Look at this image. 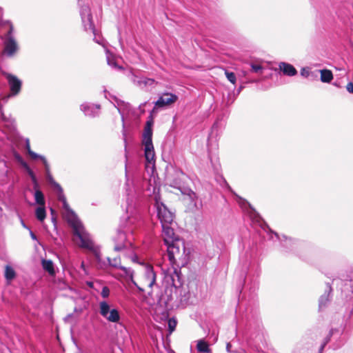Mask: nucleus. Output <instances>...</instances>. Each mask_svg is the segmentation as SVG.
<instances>
[{
  "label": "nucleus",
  "mask_w": 353,
  "mask_h": 353,
  "mask_svg": "<svg viewBox=\"0 0 353 353\" xmlns=\"http://www.w3.org/2000/svg\"><path fill=\"white\" fill-rule=\"evenodd\" d=\"M73 230V240L80 248L86 249L91 252L97 261H101V251L98 246H96L87 233L82 224L78 220H73L70 222Z\"/></svg>",
  "instance_id": "nucleus-1"
},
{
  "label": "nucleus",
  "mask_w": 353,
  "mask_h": 353,
  "mask_svg": "<svg viewBox=\"0 0 353 353\" xmlns=\"http://www.w3.org/2000/svg\"><path fill=\"white\" fill-rule=\"evenodd\" d=\"M128 274L132 283L141 292L152 288L156 281V274L150 265H141L134 272L130 270Z\"/></svg>",
  "instance_id": "nucleus-2"
},
{
  "label": "nucleus",
  "mask_w": 353,
  "mask_h": 353,
  "mask_svg": "<svg viewBox=\"0 0 353 353\" xmlns=\"http://www.w3.org/2000/svg\"><path fill=\"white\" fill-rule=\"evenodd\" d=\"M154 120L152 117L147 121L142 135V144L144 146V154L146 161L152 165L155 164V152L152 143V125Z\"/></svg>",
  "instance_id": "nucleus-3"
},
{
  "label": "nucleus",
  "mask_w": 353,
  "mask_h": 353,
  "mask_svg": "<svg viewBox=\"0 0 353 353\" xmlns=\"http://www.w3.org/2000/svg\"><path fill=\"white\" fill-rule=\"evenodd\" d=\"M167 245L168 256L172 264L176 263V256H182L185 250L183 243L179 239H176Z\"/></svg>",
  "instance_id": "nucleus-4"
},
{
  "label": "nucleus",
  "mask_w": 353,
  "mask_h": 353,
  "mask_svg": "<svg viewBox=\"0 0 353 353\" xmlns=\"http://www.w3.org/2000/svg\"><path fill=\"white\" fill-rule=\"evenodd\" d=\"M100 314L112 323H118L120 320V315L118 310L112 309L109 304L105 301H101L99 303Z\"/></svg>",
  "instance_id": "nucleus-5"
},
{
  "label": "nucleus",
  "mask_w": 353,
  "mask_h": 353,
  "mask_svg": "<svg viewBox=\"0 0 353 353\" xmlns=\"http://www.w3.org/2000/svg\"><path fill=\"white\" fill-rule=\"evenodd\" d=\"M158 217L161 221V225L171 224L174 219L173 214L167 208V207L161 203L157 206Z\"/></svg>",
  "instance_id": "nucleus-6"
},
{
  "label": "nucleus",
  "mask_w": 353,
  "mask_h": 353,
  "mask_svg": "<svg viewBox=\"0 0 353 353\" xmlns=\"http://www.w3.org/2000/svg\"><path fill=\"white\" fill-rule=\"evenodd\" d=\"M178 100V97L172 93L165 92L156 101L155 105L162 108L166 105H170Z\"/></svg>",
  "instance_id": "nucleus-7"
},
{
  "label": "nucleus",
  "mask_w": 353,
  "mask_h": 353,
  "mask_svg": "<svg viewBox=\"0 0 353 353\" xmlns=\"http://www.w3.org/2000/svg\"><path fill=\"white\" fill-rule=\"evenodd\" d=\"M112 239L115 243L114 247V250L119 251L125 247L126 236L125 234L123 231L120 230H116L112 234Z\"/></svg>",
  "instance_id": "nucleus-8"
},
{
  "label": "nucleus",
  "mask_w": 353,
  "mask_h": 353,
  "mask_svg": "<svg viewBox=\"0 0 353 353\" xmlns=\"http://www.w3.org/2000/svg\"><path fill=\"white\" fill-rule=\"evenodd\" d=\"M5 76L8 80L12 94L14 95L17 94L21 90V81L13 74L6 73Z\"/></svg>",
  "instance_id": "nucleus-9"
},
{
  "label": "nucleus",
  "mask_w": 353,
  "mask_h": 353,
  "mask_svg": "<svg viewBox=\"0 0 353 353\" xmlns=\"http://www.w3.org/2000/svg\"><path fill=\"white\" fill-rule=\"evenodd\" d=\"M170 225H162V237L165 244H170L179 239Z\"/></svg>",
  "instance_id": "nucleus-10"
},
{
  "label": "nucleus",
  "mask_w": 353,
  "mask_h": 353,
  "mask_svg": "<svg viewBox=\"0 0 353 353\" xmlns=\"http://www.w3.org/2000/svg\"><path fill=\"white\" fill-rule=\"evenodd\" d=\"M17 50V45L13 38H9L5 42L4 52L8 57H12Z\"/></svg>",
  "instance_id": "nucleus-11"
},
{
  "label": "nucleus",
  "mask_w": 353,
  "mask_h": 353,
  "mask_svg": "<svg viewBox=\"0 0 353 353\" xmlns=\"http://www.w3.org/2000/svg\"><path fill=\"white\" fill-rule=\"evenodd\" d=\"M279 68L284 74L290 77L294 76L297 73L296 68L290 63L282 62L280 63Z\"/></svg>",
  "instance_id": "nucleus-12"
},
{
  "label": "nucleus",
  "mask_w": 353,
  "mask_h": 353,
  "mask_svg": "<svg viewBox=\"0 0 353 353\" xmlns=\"http://www.w3.org/2000/svg\"><path fill=\"white\" fill-rule=\"evenodd\" d=\"M169 276L172 281V284L173 286H180L182 284L181 281V272L177 268H173V271L172 273H170Z\"/></svg>",
  "instance_id": "nucleus-13"
},
{
  "label": "nucleus",
  "mask_w": 353,
  "mask_h": 353,
  "mask_svg": "<svg viewBox=\"0 0 353 353\" xmlns=\"http://www.w3.org/2000/svg\"><path fill=\"white\" fill-rule=\"evenodd\" d=\"M332 288L331 287L330 285H327V292H326L324 294H323L320 299H319V307L320 308H323L324 307H325L327 303L330 302V293L332 292Z\"/></svg>",
  "instance_id": "nucleus-14"
},
{
  "label": "nucleus",
  "mask_w": 353,
  "mask_h": 353,
  "mask_svg": "<svg viewBox=\"0 0 353 353\" xmlns=\"http://www.w3.org/2000/svg\"><path fill=\"white\" fill-rule=\"evenodd\" d=\"M108 261L110 265L122 270L127 274L130 273V270L121 264L120 258L114 257L112 259L109 257Z\"/></svg>",
  "instance_id": "nucleus-15"
},
{
  "label": "nucleus",
  "mask_w": 353,
  "mask_h": 353,
  "mask_svg": "<svg viewBox=\"0 0 353 353\" xmlns=\"http://www.w3.org/2000/svg\"><path fill=\"white\" fill-rule=\"evenodd\" d=\"M321 81L323 83H330L333 79V74L331 70L323 69L320 70Z\"/></svg>",
  "instance_id": "nucleus-16"
},
{
  "label": "nucleus",
  "mask_w": 353,
  "mask_h": 353,
  "mask_svg": "<svg viewBox=\"0 0 353 353\" xmlns=\"http://www.w3.org/2000/svg\"><path fill=\"white\" fill-rule=\"evenodd\" d=\"M43 268L49 273L50 275L53 276L55 274L54 265L52 261L43 259L42 261Z\"/></svg>",
  "instance_id": "nucleus-17"
},
{
  "label": "nucleus",
  "mask_w": 353,
  "mask_h": 353,
  "mask_svg": "<svg viewBox=\"0 0 353 353\" xmlns=\"http://www.w3.org/2000/svg\"><path fill=\"white\" fill-rule=\"evenodd\" d=\"M352 281L345 282L342 289V293L344 294L346 297L353 296V287L352 286Z\"/></svg>",
  "instance_id": "nucleus-18"
},
{
  "label": "nucleus",
  "mask_w": 353,
  "mask_h": 353,
  "mask_svg": "<svg viewBox=\"0 0 353 353\" xmlns=\"http://www.w3.org/2000/svg\"><path fill=\"white\" fill-rule=\"evenodd\" d=\"M34 199L35 202L39 205L44 206L45 205V199L43 192L40 190H36L34 192Z\"/></svg>",
  "instance_id": "nucleus-19"
},
{
  "label": "nucleus",
  "mask_w": 353,
  "mask_h": 353,
  "mask_svg": "<svg viewBox=\"0 0 353 353\" xmlns=\"http://www.w3.org/2000/svg\"><path fill=\"white\" fill-rule=\"evenodd\" d=\"M197 350L200 352L208 353L210 352L208 344L204 341H199L196 345Z\"/></svg>",
  "instance_id": "nucleus-20"
},
{
  "label": "nucleus",
  "mask_w": 353,
  "mask_h": 353,
  "mask_svg": "<svg viewBox=\"0 0 353 353\" xmlns=\"http://www.w3.org/2000/svg\"><path fill=\"white\" fill-rule=\"evenodd\" d=\"M35 212H36V217L39 221H43L46 219V210H45L44 206L40 205L39 207H38L36 209Z\"/></svg>",
  "instance_id": "nucleus-21"
},
{
  "label": "nucleus",
  "mask_w": 353,
  "mask_h": 353,
  "mask_svg": "<svg viewBox=\"0 0 353 353\" xmlns=\"http://www.w3.org/2000/svg\"><path fill=\"white\" fill-rule=\"evenodd\" d=\"M16 276L14 269L10 266L6 265L5 268V277L8 280H12Z\"/></svg>",
  "instance_id": "nucleus-22"
},
{
  "label": "nucleus",
  "mask_w": 353,
  "mask_h": 353,
  "mask_svg": "<svg viewBox=\"0 0 353 353\" xmlns=\"http://www.w3.org/2000/svg\"><path fill=\"white\" fill-rule=\"evenodd\" d=\"M239 205L241 206V207H244L245 205H248V208L250 209V210L254 214H256V212L255 210V209L253 208V206L250 203H248L245 199H242V198H240L239 199Z\"/></svg>",
  "instance_id": "nucleus-23"
},
{
  "label": "nucleus",
  "mask_w": 353,
  "mask_h": 353,
  "mask_svg": "<svg viewBox=\"0 0 353 353\" xmlns=\"http://www.w3.org/2000/svg\"><path fill=\"white\" fill-rule=\"evenodd\" d=\"M56 190L58 192V199L60 201L66 200V198L63 194V190L61 186L59 184H56Z\"/></svg>",
  "instance_id": "nucleus-24"
},
{
  "label": "nucleus",
  "mask_w": 353,
  "mask_h": 353,
  "mask_svg": "<svg viewBox=\"0 0 353 353\" xmlns=\"http://www.w3.org/2000/svg\"><path fill=\"white\" fill-rule=\"evenodd\" d=\"M26 150L28 151V153L29 154V155L31 157L32 159H37L39 158V155L37 154L33 151H32V150L30 148V143L28 141L26 142Z\"/></svg>",
  "instance_id": "nucleus-25"
},
{
  "label": "nucleus",
  "mask_w": 353,
  "mask_h": 353,
  "mask_svg": "<svg viewBox=\"0 0 353 353\" xmlns=\"http://www.w3.org/2000/svg\"><path fill=\"white\" fill-rule=\"evenodd\" d=\"M176 321L174 319H170L168 320V324L170 333H172L173 331H174L176 326Z\"/></svg>",
  "instance_id": "nucleus-26"
},
{
  "label": "nucleus",
  "mask_w": 353,
  "mask_h": 353,
  "mask_svg": "<svg viewBox=\"0 0 353 353\" xmlns=\"http://www.w3.org/2000/svg\"><path fill=\"white\" fill-rule=\"evenodd\" d=\"M225 75L230 82L235 84L236 79L234 72L225 71Z\"/></svg>",
  "instance_id": "nucleus-27"
},
{
  "label": "nucleus",
  "mask_w": 353,
  "mask_h": 353,
  "mask_svg": "<svg viewBox=\"0 0 353 353\" xmlns=\"http://www.w3.org/2000/svg\"><path fill=\"white\" fill-rule=\"evenodd\" d=\"M38 159H40L42 161L43 163L44 164L46 172H49L50 171V165H49L46 159L42 156H39Z\"/></svg>",
  "instance_id": "nucleus-28"
},
{
  "label": "nucleus",
  "mask_w": 353,
  "mask_h": 353,
  "mask_svg": "<svg viewBox=\"0 0 353 353\" xmlns=\"http://www.w3.org/2000/svg\"><path fill=\"white\" fill-rule=\"evenodd\" d=\"M38 159H40L42 161L43 163L44 164L46 172H49L50 171V165H49L46 159L42 156H39Z\"/></svg>",
  "instance_id": "nucleus-29"
},
{
  "label": "nucleus",
  "mask_w": 353,
  "mask_h": 353,
  "mask_svg": "<svg viewBox=\"0 0 353 353\" xmlns=\"http://www.w3.org/2000/svg\"><path fill=\"white\" fill-rule=\"evenodd\" d=\"M101 294L102 297H103V298L108 297L109 295H110V289H109V288L107 287V286L103 287Z\"/></svg>",
  "instance_id": "nucleus-30"
},
{
  "label": "nucleus",
  "mask_w": 353,
  "mask_h": 353,
  "mask_svg": "<svg viewBox=\"0 0 353 353\" xmlns=\"http://www.w3.org/2000/svg\"><path fill=\"white\" fill-rule=\"evenodd\" d=\"M46 176L50 183L54 187V188H56V184L59 183L54 181V178L52 177L50 173V171L49 172H46Z\"/></svg>",
  "instance_id": "nucleus-31"
},
{
  "label": "nucleus",
  "mask_w": 353,
  "mask_h": 353,
  "mask_svg": "<svg viewBox=\"0 0 353 353\" xmlns=\"http://www.w3.org/2000/svg\"><path fill=\"white\" fill-rule=\"evenodd\" d=\"M262 70V67L260 65L252 64V70L254 72H259Z\"/></svg>",
  "instance_id": "nucleus-32"
},
{
  "label": "nucleus",
  "mask_w": 353,
  "mask_h": 353,
  "mask_svg": "<svg viewBox=\"0 0 353 353\" xmlns=\"http://www.w3.org/2000/svg\"><path fill=\"white\" fill-rule=\"evenodd\" d=\"M346 89L350 93L353 94V83L350 82L346 85Z\"/></svg>",
  "instance_id": "nucleus-33"
},
{
  "label": "nucleus",
  "mask_w": 353,
  "mask_h": 353,
  "mask_svg": "<svg viewBox=\"0 0 353 353\" xmlns=\"http://www.w3.org/2000/svg\"><path fill=\"white\" fill-rule=\"evenodd\" d=\"M26 171L28 172V174L31 176L32 179L33 181H35V180H36V179H35V176H34V174L33 171L30 169V167H28V168H26Z\"/></svg>",
  "instance_id": "nucleus-34"
},
{
  "label": "nucleus",
  "mask_w": 353,
  "mask_h": 353,
  "mask_svg": "<svg viewBox=\"0 0 353 353\" xmlns=\"http://www.w3.org/2000/svg\"><path fill=\"white\" fill-rule=\"evenodd\" d=\"M107 61H108V63L110 65L117 67V63L113 59H111L109 56H107Z\"/></svg>",
  "instance_id": "nucleus-35"
},
{
  "label": "nucleus",
  "mask_w": 353,
  "mask_h": 353,
  "mask_svg": "<svg viewBox=\"0 0 353 353\" xmlns=\"http://www.w3.org/2000/svg\"><path fill=\"white\" fill-rule=\"evenodd\" d=\"M61 202L63 203V208L66 210L69 211L70 210V206H69V204L67 202V200L62 201Z\"/></svg>",
  "instance_id": "nucleus-36"
},
{
  "label": "nucleus",
  "mask_w": 353,
  "mask_h": 353,
  "mask_svg": "<svg viewBox=\"0 0 353 353\" xmlns=\"http://www.w3.org/2000/svg\"><path fill=\"white\" fill-rule=\"evenodd\" d=\"M14 157L16 160L20 163L22 161H23V158L17 153L14 154Z\"/></svg>",
  "instance_id": "nucleus-37"
},
{
  "label": "nucleus",
  "mask_w": 353,
  "mask_h": 353,
  "mask_svg": "<svg viewBox=\"0 0 353 353\" xmlns=\"http://www.w3.org/2000/svg\"><path fill=\"white\" fill-rule=\"evenodd\" d=\"M20 164L25 168H28L29 165H28V163L23 160L22 161Z\"/></svg>",
  "instance_id": "nucleus-38"
},
{
  "label": "nucleus",
  "mask_w": 353,
  "mask_h": 353,
  "mask_svg": "<svg viewBox=\"0 0 353 353\" xmlns=\"http://www.w3.org/2000/svg\"><path fill=\"white\" fill-rule=\"evenodd\" d=\"M232 345L230 343H228L226 345V350L228 352H231Z\"/></svg>",
  "instance_id": "nucleus-39"
},
{
  "label": "nucleus",
  "mask_w": 353,
  "mask_h": 353,
  "mask_svg": "<svg viewBox=\"0 0 353 353\" xmlns=\"http://www.w3.org/2000/svg\"><path fill=\"white\" fill-rule=\"evenodd\" d=\"M88 19H89V21L92 20V15H91V14H88Z\"/></svg>",
  "instance_id": "nucleus-40"
},
{
  "label": "nucleus",
  "mask_w": 353,
  "mask_h": 353,
  "mask_svg": "<svg viewBox=\"0 0 353 353\" xmlns=\"http://www.w3.org/2000/svg\"><path fill=\"white\" fill-rule=\"evenodd\" d=\"M325 343H325L321 346V350H323V349L324 348V347H325Z\"/></svg>",
  "instance_id": "nucleus-41"
}]
</instances>
